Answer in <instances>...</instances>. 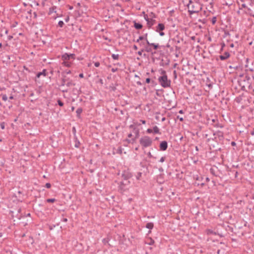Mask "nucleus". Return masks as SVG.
I'll return each mask as SVG.
<instances>
[{"mask_svg": "<svg viewBox=\"0 0 254 254\" xmlns=\"http://www.w3.org/2000/svg\"><path fill=\"white\" fill-rule=\"evenodd\" d=\"M187 7L190 14L198 13L201 10V7L199 3L197 2L193 3L191 0H190L189 3L187 4Z\"/></svg>", "mask_w": 254, "mask_h": 254, "instance_id": "1", "label": "nucleus"}, {"mask_svg": "<svg viewBox=\"0 0 254 254\" xmlns=\"http://www.w3.org/2000/svg\"><path fill=\"white\" fill-rule=\"evenodd\" d=\"M161 74H162V76L158 78V81L160 85L164 88L169 87L170 86L171 81L168 79L166 71L162 70L161 71Z\"/></svg>", "mask_w": 254, "mask_h": 254, "instance_id": "2", "label": "nucleus"}, {"mask_svg": "<svg viewBox=\"0 0 254 254\" xmlns=\"http://www.w3.org/2000/svg\"><path fill=\"white\" fill-rule=\"evenodd\" d=\"M139 143L143 148H146L151 146L152 139L148 136H144L140 139Z\"/></svg>", "mask_w": 254, "mask_h": 254, "instance_id": "3", "label": "nucleus"}, {"mask_svg": "<svg viewBox=\"0 0 254 254\" xmlns=\"http://www.w3.org/2000/svg\"><path fill=\"white\" fill-rule=\"evenodd\" d=\"M129 128L132 129V132H133V136H134L132 138H131L132 140V143H133L135 141L136 139L139 137V130L138 128H136L134 125H131L129 126Z\"/></svg>", "mask_w": 254, "mask_h": 254, "instance_id": "4", "label": "nucleus"}, {"mask_svg": "<svg viewBox=\"0 0 254 254\" xmlns=\"http://www.w3.org/2000/svg\"><path fill=\"white\" fill-rule=\"evenodd\" d=\"M75 84L72 82V81L65 76H64L62 79V86L66 85L67 87H70L72 86H74Z\"/></svg>", "mask_w": 254, "mask_h": 254, "instance_id": "5", "label": "nucleus"}, {"mask_svg": "<svg viewBox=\"0 0 254 254\" xmlns=\"http://www.w3.org/2000/svg\"><path fill=\"white\" fill-rule=\"evenodd\" d=\"M75 59V54L65 53L62 56V59L63 61H69L70 59L74 60Z\"/></svg>", "mask_w": 254, "mask_h": 254, "instance_id": "6", "label": "nucleus"}, {"mask_svg": "<svg viewBox=\"0 0 254 254\" xmlns=\"http://www.w3.org/2000/svg\"><path fill=\"white\" fill-rule=\"evenodd\" d=\"M129 181H127V182H121L120 184L119 189V190L123 192L125 191L127 189L126 186L128 185L129 184Z\"/></svg>", "mask_w": 254, "mask_h": 254, "instance_id": "7", "label": "nucleus"}, {"mask_svg": "<svg viewBox=\"0 0 254 254\" xmlns=\"http://www.w3.org/2000/svg\"><path fill=\"white\" fill-rule=\"evenodd\" d=\"M149 16L150 18L149 20L148 21L147 24L149 28H151V27L156 23V20L153 19V18L155 17V15L153 13L151 12Z\"/></svg>", "mask_w": 254, "mask_h": 254, "instance_id": "8", "label": "nucleus"}, {"mask_svg": "<svg viewBox=\"0 0 254 254\" xmlns=\"http://www.w3.org/2000/svg\"><path fill=\"white\" fill-rule=\"evenodd\" d=\"M122 177L125 182H127L131 177V174L128 171H124L122 173Z\"/></svg>", "mask_w": 254, "mask_h": 254, "instance_id": "9", "label": "nucleus"}, {"mask_svg": "<svg viewBox=\"0 0 254 254\" xmlns=\"http://www.w3.org/2000/svg\"><path fill=\"white\" fill-rule=\"evenodd\" d=\"M168 147V143L166 141H163L160 144V149L162 151H165Z\"/></svg>", "mask_w": 254, "mask_h": 254, "instance_id": "10", "label": "nucleus"}, {"mask_svg": "<svg viewBox=\"0 0 254 254\" xmlns=\"http://www.w3.org/2000/svg\"><path fill=\"white\" fill-rule=\"evenodd\" d=\"M230 55L229 53L228 52H226L223 55H220L219 56V58L221 60L224 61L230 57Z\"/></svg>", "mask_w": 254, "mask_h": 254, "instance_id": "11", "label": "nucleus"}, {"mask_svg": "<svg viewBox=\"0 0 254 254\" xmlns=\"http://www.w3.org/2000/svg\"><path fill=\"white\" fill-rule=\"evenodd\" d=\"M165 29V25L163 23L158 24V26L156 27V31L159 32L160 31H163Z\"/></svg>", "mask_w": 254, "mask_h": 254, "instance_id": "12", "label": "nucleus"}, {"mask_svg": "<svg viewBox=\"0 0 254 254\" xmlns=\"http://www.w3.org/2000/svg\"><path fill=\"white\" fill-rule=\"evenodd\" d=\"M62 64L64 66L69 67L71 66L72 63L68 61H63Z\"/></svg>", "mask_w": 254, "mask_h": 254, "instance_id": "13", "label": "nucleus"}, {"mask_svg": "<svg viewBox=\"0 0 254 254\" xmlns=\"http://www.w3.org/2000/svg\"><path fill=\"white\" fill-rule=\"evenodd\" d=\"M41 75H43L44 76H46V70L43 69L42 72H38L37 74V77L39 78Z\"/></svg>", "mask_w": 254, "mask_h": 254, "instance_id": "14", "label": "nucleus"}, {"mask_svg": "<svg viewBox=\"0 0 254 254\" xmlns=\"http://www.w3.org/2000/svg\"><path fill=\"white\" fill-rule=\"evenodd\" d=\"M134 26L136 29H140L142 27V25L140 23L134 22Z\"/></svg>", "mask_w": 254, "mask_h": 254, "instance_id": "15", "label": "nucleus"}, {"mask_svg": "<svg viewBox=\"0 0 254 254\" xmlns=\"http://www.w3.org/2000/svg\"><path fill=\"white\" fill-rule=\"evenodd\" d=\"M153 132L154 133L160 134L159 128L157 126H154L152 129Z\"/></svg>", "mask_w": 254, "mask_h": 254, "instance_id": "16", "label": "nucleus"}, {"mask_svg": "<svg viewBox=\"0 0 254 254\" xmlns=\"http://www.w3.org/2000/svg\"><path fill=\"white\" fill-rule=\"evenodd\" d=\"M154 224L152 222L147 223L146 225V228L149 229H152L153 228Z\"/></svg>", "mask_w": 254, "mask_h": 254, "instance_id": "17", "label": "nucleus"}, {"mask_svg": "<svg viewBox=\"0 0 254 254\" xmlns=\"http://www.w3.org/2000/svg\"><path fill=\"white\" fill-rule=\"evenodd\" d=\"M147 34H146L145 35V36H139L138 39H137L136 42L138 43V42H139L140 41L143 40H145V38L147 37Z\"/></svg>", "mask_w": 254, "mask_h": 254, "instance_id": "18", "label": "nucleus"}, {"mask_svg": "<svg viewBox=\"0 0 254 254\" xmlns=\"http://www.w3.org/2000/svg\"><path fill=\"white\" fill-rule=\"evenodd\" d=\"M144 51H145L146 52L149 53L151 52L152 49L150 47H149V46H144Z\"/></svg>", "mask_w": 254, "mask_h": 254, "instance_id": "19", "label": "nucleus"}, {"mask_svg": "<svg viewBox=\"0 0 254 254\" xmlns=\"http://www.w3.org/2000/svg\"><path fill=\"white\" fill-rule=\"evenodd\" d=\"M151 46H152L155 50H157L158 48L160 47L158 44L151 43L150 44Z\"/></svg>", "mask_w": 254, "mask_h": 254, "instance_id": "20", "label": "nucleus"}, {"mask_svg": "<svg viewBox=\"0 0 254 254\" xmlns=\"http://www.w3.org/2000/svg\"><path fill=\"white\" fill-rule=\"evenodd\" d=\"M56 6H53V7L50 8L49 9V13L51 14L53 12H56Z\"/></svg>", "mask_w": 254, "mask_h": 254, "instance_id": "21", "label": "nucleus"}, {"mask_svg": "<svg viewBox=\"0 0 254 254\" xmlns=\"http://www.w3.org/2000/svg\"><path fill=\"white\" fill-rule=\"evenodd\" d=\"M112 58L114 60H117L119 58V55L118 54H113L112 55Z\"/></svg>", "mask_w": 254, "mask_h": 254, "instance_id": "22", "label": "nucleus"}, {"mask_svg": "<svg viewBox=\"0 0 254 254\" xmlns=\"http://www.w3.org/2000/svg\"><path fill=\"white\" fill-rule=\"evenodd\" d=\"M47 202H54L56 201L55 198H48L46 200Z\"/></svg>", "mask_w": 254, "mask_h": 254, "instance_id": "23", "label": "nucleus"}, {"mask_svg": "<svg viewBox=\"0 0 254 254\" xmlns=\"http://www.w3.org/2000/svg\"><path fill=\"white\" fill-rule=\"evenodd\" d=\"M82 112V109L81 108H78L77 110H76V113L78 115H79Z\"/></svg>", "mask_w": 254, "mask_h": 254, "instance_id": "24", "label": "nucleus"}, {"mask_svg": "<svg viewBox=\"0 0 254 254\" xmlns=\"http://www.w3.org/2000/svg\"><path fill=\"white\" fill-rule=\"evenodd\" d=\"M141 175H142V173L141 172H138L137 173L136 176V178L137 180H139L141 176Z\"/></svg>", "mask_w": 254, "mask_h": 254, "instance_id": "25", "label": "nucleus"}, {"mask_svg": "<svg viewBox=\"0 0 254 254\" xmlns=\"http://www.w3.org/2000/svg\"><path fill=\"white\" fill-rule=\"evenodd\" d=\"M64 25V23L63 21H60L58 23V25L60 27H63V26Z\"/></svg>", "mask_w": 254, "mask_h": 254, "instance_id": "26", "label": "nucleus"}, {"mask_svg": "<svg viewBox=\"0 0 254 254\" xmlns=\"http://www.w3.org/2000/svg\"><path fill=\"white\" fill-rule=\"evenodd\" d=\"M2 99L3 101H6L7 100V97L6 95H5V94L2 95Z\"/></svg>", "mask_w": 254, "mask_h": 254, "instance_id": "27", "label": "nucleus"}, {"mask_svg": "<svg viewBox=\"0 0 254 254\" xmlns=\"http://www.w3.org/2000/svg\"><path fill=\"white\" fill-rule=\"evenodd\" d=\"M58 105L61 106V107H62L64 106V103L63 102L61 101L60 100H58Z\"/></svg>", "mask_w": 254, "mask_h": 254, "instance_id": "28", "label": "nucleus"}, {"mask_svg": "<svg viewBox=\"0 0 254 254\" xmlns=\"http://www.w3.org/2000/svg\"><path fill=\"white\" fill-rule=\"evenodd\" d=\"M0 127H1V128L2 129H4V128H5V124H4V123L2 122V123H0Z\"/></svg>", "mask_w": 254, "mask_h": 254, "instance_id": "29", "label": "nucleus"}, {"mask_svg": "<svg viewBox=\"0 0 254 254\" xmlns=\"http://www.w3.org/2000/svg\"><path fill=\"white\" fill-rule=\"evenodd\" d=\"M144 19L147 21V23L148 22V21L149 20L150 18L148 17V16L147 14H145L144 15Z\"/></svg>", "mask_w": 254, "mask_h": 254, "instance_id": "30", "label": "nucleus"}, {"mask_svg": "<svg viewBox=\"0 0 254 254\" xmlns=\"http://www.w3.org/2000/svg\"><path fill=\"white\" fill-rule=\"evenodd\" d=\"M144 51V49H142L141 50H140V51H139L138 52H137V54L138 55H139L140 56H141L142 55V52Z\"/></svg>", "mask_w": 254, "mask_h": 254, "instance_id": "31", "label": "nucleus"}, {"mask_svg": "<svg viewBox=\"0 0 254 254\" xmlns=\"http://www.w3.org/2000/svg\"><path fill=\"white\" fill-rule=\"evenodd\" d=\"M45 186L47 188H50L51 187V185L50 183H47L46 184Z\"/></svg>", "mask_w": 254, "mask_h": 254, "instance_id": "32", "label": "nucleus"}, {"mask_svg": "<svg viewBox=\"0 0 254 254\" xmlns=\"http://www.w3.org/2000/svg\"><path fill=\"white\" fill-rule=\"evenodd\" d=\"M146 132L148 133H151L153 132V130H152V129H151V128H148L146 130Z\"/></svg>", "mask_w": 254, "mask_h": 254, "instance_id": "33", "label": "nucleus"}, {"mask_svg": "<svg viewBox=\"0 0 254 254\" xmlns=\"http://www.w3.org/2000/svg\"><path fill=\"white\" fill-rule=\"evenodd\" d=\"M165 157H162L160 160H159V162H163L164 161H165Z\"/></svg>", "mask_w": 254, "mask_h": 254, "instance_id": "34", "label": "nucleus"}, {"mask_svg": "<svg viewBox=\"0 0 254 254\" xmlns=\"http://www.w3.org/2000/svg\"><path fill=\"white\" fill-rule=\"evenodd\" d=\"M145 42H146V44H147L148 46H150L151 43H150L148 41V39H147V37L145 38Z\"/></svg>", "mask_w": 254, "mask_h": 254, "instance_id": "35", "label": "nucleus"}, {"mask_svg": "<svg viewBox=\"0 0 254 254\" xmlns=\"http://www.w3.org/2000/svg\"><path fill=\"white\" fill-rule=\"evenodd\" d=\"M216 17H213V18L212 19V24H215L216 22Z\"/></svg>", "mask_w": 254, "mask_h": 254, "instance_id": "36", "label": "nucleus"}, {"mask_svg": "<svg viewBox=\"0 0 254 254\" xmlns=\"http://www.w3.org/2000/svg\"><path fill=\"white\" fill-rule=\"evenodd\" d=\"M94 65L96 66V67H99V65H100V63L99 62H96L94 63Z\"/></svg>", "mask_w": 254, "mask_h": 254, "instance_id": "37", "label": "nucleus"}, {"mask_svg": "<svg viewBox=\"0 0 254 254\" xmlns=\"http://www.w3.org/2000/svg\"><path fill=\"white\" fill-rule=\"evenodd\" d=\"M147 155L149 158H154V157L150 152L148 153Z\"/></svg>", "mask_w": 254, "mask_h": 254, "instance_id": "38", "label": "nucleus"}, {"mask_svg": "<svg viewBox=\"0 0 254 254\" xmlns=\"http://www.w3.org/2000/svg\"><path fill=\"white\" fill-rule=\"evenodd\" d=\"M64 73H66V74H70L71 71L70 70H65L64 71Z\"/></svg>", "mask_w": 254, "mask_h": 254, "instance_id": "39", "label": "nucleus"}, {"mask_svg": "<svg viewBox=\"0 0 254 254\" xmlns=\"http://www.w3.org/2000/svg\"><path fill=\"white\" fill-rule=\"evenodd\" d=\"M177 118H178V119H179V120H180V121H182H182H184V119H183V117H180V116H178L177 117Z\"/></svg>", "mask_w": 254, "mask_h": 254, "instance_id": "40", "label": "nucleus"}, {"mask_svg": "<svg viewBox=\"0 0 254 254\" xmlns=\"http://www.w3.org/2000/svg\"><path fill=\"white\" fill-rule=\"evenodd\" d=\"M150 82V79L149 78H147L146 79V82L147 83H149Z\"/></svg>", "mask_w": 254, "mask_h": 254, "instance_id": "41", "label": "nucleus"}, {"mask_svg": "<svg viewBox=\"0 0 254 254\" xmlns=\"http://www.w3.org/2000/svg\"><path fill=\"white\" fill-rule=\"evenodd\" d=\"M132 136H133V134L131 133H129L128 135H127V137L128 138H130Z\"/></svg>", "mask_w": 254, "mask_h": 254, "instance_id": "42", "label": "nucleus"}, {"mask_svg": "<svg viewBox=\"0 0 254 254\" xmlns=\"http://www.w3.org/2000/svg\"><path fill=\"white\" fill-rule=\"evenodd\" d=\"M133 49H134V50H137V49H138V48H137V46H136V45H133Z\"/></svg>", "mask_w": 254, "mask_h": 254, "instance_id": "43", "label": "nucleus"}, {"mask_svg": "<svg viewBox=\"0 0 254 254\" xmlns=\"http://www.w3.org/2000/svg\"><path fill=\"white\" fill-rule=\"evenodd\" d=\"M225 45L224 43L221 44V50H222L223 48L225 47Z\"/></svg>", "mask_w": 254, "mask_h": 254, "instance_id": "44", "label": "nucleus"}, {"mask_svg": "<svg viewBox=\"0 0 254 254\" xmlns=\"http://www.w3.org/2000/svg\"><path fill=\"white\" fill-rule=\"evenodd\" d=\"M159 35L161 36H163L165 35V33L161 31L159 32Z\"/></svg>", "mask_w": 254, "mask_h": 254, "instance_id": "45", "label": "nucleus"}, {"mask_svg": "<svg viewBox=\"0 0 254 254\" xmlns=\"http://www.w3.org/2000/svg\"><path fill=\"white\" fill-rule=\"evenodd\" d=\"M62 221L64 222H66L67 221V219L66 218H63Z\"/></svg>", "mask_w": 254, "mask_h": 254, "instance_id": "46", "label": "nucleus"}, {"mask_svg": "<svg viewBox=\"0 0 254 254\" xmlns=\"http://www.w3.org/2000/svg\"><path fill=\"white\" fill-rule=\"evenodd\" d=\"M238 173L237 171L235 172V178H237L238 177Z\"/></svg>", "mask_w": 254, "mask_h": 254, "instance_id": "47", "label": "nucleus"}, {"mask_svg": "<svg viewBox=\"0 0 254 254\" xmlns=\"http://www.w3.org/2000/svg\"><path fill=\"white\" fill-rule=\"evenodd\" d=\"M79 77L83 78L84 77L83 74L82 73H80L79 75Z\"/></svg>", "mask_w": 254, "mask_h": 254, "instance_id": "48", "label": "nucleus"}, {"mask_svg": "<svg viewBox=\"0 0 254 254\" xmlns=\"http://www.w3.org/2000/svg\"><path fill=\"white\" fill-rule=\"evenodd\" d=\"M126 141H127L128 143H130V142H131V143H132V140H131V139H126Z\"/></svg>", "mask_w": 254, "mask_h": 254, "instance_id": "49", "label": "nucleus"}, {"mask_svg": "<svg viewBox=\"0 0 254 254\" xmlns=\"http://www.w3.org/2000/svg\"><path fill=\"white\" fill-rule=\"evenodd\" d=\"M117 69H118L117 68H112V72H115L117 70Z\"/></svg>", "mask_w": 254, "mask_h": 254, "instance_id": "50", "label": "nucleus"}, {"mask_svg": "<svg viewBox=\"0 0 254 254\" xmlns=\"http://www.w3.org/2000/svg\"><path fill=\"white\" fill-rule=\"evenodd\" d=\"M140 121L142 123V124H145L146 123V122L145 120H140Z\"/></svg>", "mask_w": 254, "mask_h": 254, "instance_id": "51", "label": "nucleus"}, {"mask_svg": "<svg viewBox=\"0 0 254 254\" xmlns=\"http://www.w3.org/2000/svg\"><path fill=\"white\" fill-rule=\"evenodd\" d=\"M145 45V43L144 42H141L140 43V46H144Z\"/></svg>", "mask_w": 254, "mask_h": 254, "instance_id": "52", "label": "nucleus"}, {"mask_svg": "<svg viewBox=\"0 0 254 254\" xmlns=\"http://www.w3.org/2000/svg\"><path fill=\"white\" fill-rule=\"evenodd\" d=\"M46 0H43L42 3V4L43 6H44V4H45V1H46Z\"/></svg>", "mask_w": 254, "mask_h": 254, "instance_id": "53", "label": "nucleus"}, {"mask_svg": "<svg viewBox=\"0 0 254 254\" xmlns=\"http://www.w3.org/2000/svg\"><path fill=\"white\" fill-rule=\"evenodd\" d=\"M251 134L252 135H254V130H253L252 131H251Z\"/></svg>", "mask_w": 254, "mask_h": 254, "instance_id": "54", "label": "nucleus"}, {"mask_svg": "<svg viewBox=\"0 0 254 254\" xmlns=\"http://www.w3.org/2000/svg\"><path fill=\"white\" fill-rule=\"evenodd\" d=\"M231 144H232V145L234 146L236 144V143L235 142L233 141L231 142Z\"/></svg>", "mask_w": 254, "mask_h": 254, "instance_id": "55", "label": "nucleus"}, {"mask_svg": "<svg viewBox=\"0 0 254 254\" xmlns=\"http://www.w3.org/2000/svg\"><path fill=\"white\" fill-rule=\"evenodd\" d=\"M179 113L180 114H183L184 112H183V111L182 110H181L179 111Z\"/></svg>", "mask_w": 254, "mask_h": 254, "instance_id": "56", "label": "nucleus"}, {"mask_svg": "<svg viewBox=\"0 0 254 254\" xmlns=\"http://www.w3.org/2000/svg\"><path fill=\"white\" fill-rule=\"evenodd\" d=\"M166 47L170 48V45L169 44H167V45H166Z\"/></svg>", "mask_w": 254, "mask_h": 254, "instance_id": "57", "label": "nucleus"}, {"mask_svg": "<svg viewBox=\"0 0 254 254\" xmlns=\"http://www.w3.org/2000/svg\"><path fill=\"white\" fill-rule=\"evenodd\" d=\"M12 38V36H8V39L9 40H10Z\"/></svg>", "mask_w": 254, "mask_h": 254, "instance_id": "58", "label": "nucleus"}, {"mask_svg": "<svg viewBox=\"0 0 254 254\" xmlns=\"http://www.w3.org/2000/svg\"><path fill=\"white\" fill-rule=\"evenodd\" d=\"M220 250H218L217 251V254H220Z\"/></svg>", "mask_w": 254, "mask_h": 254, "instance_id": "59", "label": "nucleus"}, {"mask_svg": "<svg viewBox=\"0 0 254 254\" xmlns=\"http://www.w3.org/2000/svg\"><path fill=\"white\" fill-rule=\"evenodd\" d=\"M13 98V97L12 96H11L9 97L10 99H12Z\"/></svg>", "mask_w": 254, "mask_h": 254, "instance_id": "60", "label": "nucleus"}, {"mask_svg": "<svg viewBox=\"0 0 254 254\" xmlns=\"http://www.w3.org/2000/svg\"><path fill=\"white\" fill-rule=\"evenodd\" d=\"M153 243V241H152V240H151V242H150V243H149V245H152Z\"/></svg>", "mask_w": 254, "mask_h": 254, "instance_id": "61", "label": "nucleus"}, {"mask_svg": "<svg viewBox=\"0 0 254 254\" xmlns=\"http://www.w3.org/2000/svg\"><path fill=\"white\" fill-rule=\"evenodd\" d=\"M75 146L76 147H78V144L76 143V144H75Z\"/></svg>", "mask_w": 254, "mask_h": 254, "instance_id": "62", "label": "nucleus"}, {"mask_svg": "<svg viewBox=\"0 0 254 254\" xmlns=\"http://www.w3.org/2000/svg\"><path fill=\"white\" fill-rule=\"evenodd\" d=\"M165 118H163L162 119V121H165Z\"/></svg>", "mask_w": 254, "mask_h": 254, "instance_id": "63", "label": "nucleus"}, {"mask_svg": "<svg viewBox=\"0 0 254 254\" xmlns=\"http://www.w3.org/2000/svg\"><path fill=\"white\" fill-rule=\"evenodd\" d=\"M176 48L177 50H179V48L178 47H177V46L176 47Z\"/></svg>", "mask_w": 254, "mask_h": 254, "instance_id": "64", "label": "nucleus"}]
</instances>
